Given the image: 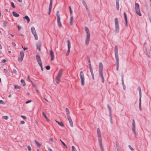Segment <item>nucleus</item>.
Masks as SVG:
<instances>
[{
  "label": "nucleus",
  "mask_w": 151,
  "mask_h": 151,
  "mask_svg": "<svg viewBox=\"0 0 151 151\" xmlns=\"http://www.w3.org/2000/svg\"><path fill=\"white\" fill-rule=\"evenodd\" d=\"M97 134L98 138L99 144L101 148V151H104V149L102 143V139L101 132L100 129L99 128H98L97 129Z\"/></svg>",
  "instance_id": "f257e3e1"
},
{
  "label": "nucleus",
  "mask_w": 151,
  "mask_h": 151,
  "mask_svg": "<svg viewBox=\"0 0 151 151\" xmlns=\"http://www.w3.org/2000/svg\"><path fill=\"white\" fill-rule=\"evenodd\" d=\"M103 64L102 63L100 62L99 63V75L102 79V83H104V78L103 76Z\"/></svg>",
  "instance_id": "f03ea898"
},
{
  "label": "nucleus",
  "mask_w": 151,
  "mask_h": 151,
  "mask_svg": "<svg viewBox=\"0 0 151 151\" xmlns=\"http://www.w3.org/2000/svg\"><path fill=\"white\" fill-rule=\"evenodd\" d=\"M85 29L86 34V36L85 39V44L86 45H88L89 43L90 38V34L89 29L87 27H85Z\"/></svg>",
  "instance_id": "7ed1b4c3"
},
{
  "label": "nucleus",
  "mask_w": 151,
  "mask_h": 151,
  "mask_svg": "<svg viewBox=\"0 0 151 151\" xmlns=\"http://www.w3.org/2000/svg\"><path fill=\"white\" fill-rule=\"evenodd\" d=\"M63 72V69L62 68L60 69L55 78V81L57 84H59L60 82V78L62 76Z\"/></svg>",
  "instance_id": "20e7f679"
},
{
  "label": "nucleus",
  "mask_w": 151,
  "mask_h": 151,
  "mask_svg": "<svg viewBox=\"0 0 151 151\" xmlns=\"http://www.w3.org/2000/svg\"><path fill=\"white\" fill-rule=\"evenodd\" d=\"M80 77L81 84L82 86H83L85 84V78L84 74L82 71L80 72Z\"/></svg>",
  "instance_id": "39448f33"
},
{
  "label": "nucleus",
  "mask_w": 151,
  "mask_h": 151,
  "mask_svg": "<svg viewBox=\"0 0 151 151\" xmlns=\"http://www.w3.org/2000/svg\"><path fill=\"white\" fill-rule=\"evenodd\" d=\"M135 8L136 13L139 16L142 15L139 9V6L138 4L136 3L135 5Z\"/></svg>",
  "instance_id": "423d86ee"
},
{
  "label": "nucleus",
  "mask_w": 151,
  "mask_h": 151,
  "mask_svg": "<svg viewBox=\"0 0 151 151\" xmlns=\"http://www.w3.org/2000/svg\"><path fill=\"white\" fill-rule=\"evenodd\" d=\"M56 15L57 17V22L58 26L59 27L62 26L61 23L60 22V18L59 14V12L58 11L56 13Z\"/></svg>",
  "instance_id": "0eeeda50"
},
{
  "label": "nucleus",
  "mask_w": 151,
  "mask_h": 151,
  "mask_svg": "<svg viewBox=\"0 0 151 151\" xmlns=\"http://www.w3.org/2000/svg\"><path fill=\"white\" fill-rule=\"evenodd\" d=\"M114 22L115 24V32H118L119 31V26L118 23V19L116 18H115L114 19Z\"/></svg>",
  "instance_id": "6e6552de"
},
{
  "label": "nucleus",
  "mask_w": 151,
  "mask_h": 151,
  "mask_svg": "<svg viewBox=\"0 0 151 151\" xmlns=\"http://www.w3.org/2000/svg\"><path fill=\"white\" fill-rule=\"evenodd\" d=\"M132 128L133 132L135 136H136L137 134L135 130V123L134 119L132 120Z\"/></svg>",
  "instance_id": "1a4fd4ad"
},
{
  "label": "nucleus",
  "mask_w": 151,
  "mask_h": 151,
  "mask_svg": "<svg viewBox=\"0 0 151 151\" xmlns=\"http://www.w3.org/2000/svg\"><path fill=\"white\" fill-rule=\"evenodd\" d=\"M67 43H68V50L67 52V53L66 54V55L67 56L68 55L70 52V48L71 47V44L69 40H67Z\"/></svg>",
  "instance_id": "9d476101"
},
{
  "label": "nucleus",
  "mask_w": 151,
  "mask_h": 151,
  "mask_svg": "<svg viewBox=\"0 0 151 151\" xmlns=\"http://www.w3.org/2000/svg\"><path fill=\"white\" fill-rule=\"evenodd\" d=\"M36 58L37 61L39 65H41L42 63L40 56L38 55H36Z\"/></svg>",
  "instance_id": "9b49d317"
},
{
  "label": "nucleus",
  "mask_w": 151,
  "mask_h": 151,
  "mask_svg": "<svg viewBox=\"0 0 151 151\" xmlns=\"http://www.w3.org/2000/svg\"><path fill=\"white\" fill-rule=\"evenodd\" d=\"M50 53L51 56V58L50 60L51 61H52L54 60V55L53 53V52L52 50H50Z\"/></svg>",
  "instance_id": "f8f14e48"
},
{
  "label": "nucleus",
  "mask_w": 151,
  "mask_h": 151,
  "mask_svg": "<svg viewBox=\"0 0 151 151\" xmlns=\"http://www.w3.org/2000/svg\"><path fill=\"white\" fill-rule=\"evenodd\" d=\"M68 120L70 123V126L71 127H73V121L71 119V118L70 116H68L67 117Z\"/></svg>",
  "instance_id": "ddd939ff"
},
{
  "label": "nucleus",
  "mask_w": 151,
  "mask_h": 151,
  "mask_svg": "<svg viewBox=\"0 0 151 151\" xmlns=\"http://www.w3.org/2000/svg\"><path fill=\"white\" fill-rule=\"evenodd\" d=\"M32 32L33 35L36 34V30L35 28L34 27H31Z\"/></svg>",
  "instance_id": "4468645a"
},
{
  "label": "nucleus",
  "mask_w": 151,
  "mask_h": 151,
  "mask_svg": "<svg viewBox=\"0 0 151 151\" xmlns=\"http://www.w3.org/2000/svg\"><path fill=\"white\" fill-rule=\"evenodd\" d=\"M73 15H72L71 16V17H70V24L71 25H72L73 24Z\"/></svg>",
  "instance_id": "2eb2a0df"
},
{
  "label": "nucleus",
  "mask_w": 151,
  "mask_h": 151,
  "mask_svg": "<svg viewBox=\"0 0 151 151\" xmlns=\"http://www.w3.org/2000/svg\"><path fill=\"white\" fill-rule=\"evenodd\" d=\"M116 7L117 10H119V0H116Z\"/></svg>",
  "instance_id": "dca6fc26"
},
{
  "label": "nucleus",
  "mask_w": 151,
  "mask_h": 151,
  "mask_svg": "<svg viewBox=\"0 0 151 151\" xmlns=\"http://www.w3.org/2000/svg\"><path fill=\"white\" fill-rule=\"evenodd\" d=\"M12 14L15 17H18L19 16V14L14 12H12Z\"/></svg>",
  "instance_id": "f3484780"
},
{
  "label": "nucleus",
  "mask_w": 151,
  "mask_h": 151,
  "mask_svg": "<svg viewBox=\"0 0 151 151\" xmlns=\"http://www.w3.org/2000/svg\"><path fill=\"white\" fill-rule=\"evenodd\" d=\"M65 111H66V115H67V117L68 116H70V112H69V111L68 109V108H66Z\"/></svg>",
  "instance_id": "a211bd4d"
},
{
  "label": "nucleus",
  "mask_w": 151,
  "mask_h": 151,
  "mask_svg": "<svg viewBox=\"0 0 151 151\" xmlns=\"http://www.w3.org/2000/svg\"><path fill=\"white\" fill-rule=\"evenodd\" d=\"M55 122L56 123H58V124L60 126H64V124L62 122H59L57 120H55Z\"/></svg>",
  "instance_id": "6ab92c4d"
},
{
  "label": "nucleus",
  "mask_w": 151,
  "mask_h": 151,
  "mask_svg": "<svg viewBox=\"0 0 151 151\" xmlns=\"http://www.w3.org/2000/svg\"><path fill=\"white\" fill-rule=\"evenodd\" d=\"M24 18L26 20H27V22L28 23H29V22L30 20L28 16L27 15L25 16V17H24Z\"/></svg>",
  "instance_id": "aec40b11"
},
{
  "label": "nucleus",
  "mask_w": 151,
  "mask_h": 151,
  "mask_svg": "<svg viewBox=\"0 0 151 151\" xmlns=\"http://www.w3.org/2000/svg\"><path fill=\"white\" fill-rule=\"evenodd\" d=\"M20 57L24 58V53L23 51H21L20 52Z\"/></svg>",
  "instance_id": "412c9836"
},
{
  "label": "nucleus",
  "mask_w": 151,
  "mask_h": 151,
  "mask_svg": "<svg viewBox=\"0 0 151 151\" xmlns=\"http://www.w3.org/2000/svg\"><path fill=\"white\" fill-rule=\"evenodd\" d=\"M42 114L44 116V117L47 120V121H49V119L47 118V116L46 115H45V113H44V112H42Z\"/></svg>",
  "instance_id": "4be33fe9"
},
{
  "label": "nucleus",
  "mask_w": 151,
  "mask_h": 151,
  "mask_svg": "<svg viewBox=\"0 0 151 151\" xmlns=\"http://www.w3.org/2000/svg\"><path fill=\"white\" fill-rule=\"evenodd\" d=\"M4 71L5 74H6L7 75L9 76L10 74L9 73L6 69H4Z\"/></svg>",
  "instance_id": "5701e85b"
},
{
  "label": "nucleus",
  "mask_w": 151,
  "mask_h": 151,
  "mask_svg": "<svg viewBox=\"0 0 151 151\" xmlns=\"http://www.w3.org/2000/svg\"><path fill=\"white\" fill-rule=\"evenodd\" d=\"M35 143L37 145V146L38 147H40L41 146V144L40 143L38 142H37L36 140H35Z\"/></svg>",
  "instance_id": "b1692460"
},
{
  "label": "nucleus",
  "mask_w": 151,
  "mask_h": 151,
  "mask_svg": "<svg viewBox=\"0 0 151 151\" xmlns=\"http://www.w3.org/2000/svg\"><path fill=\"white\" fill-rule=\"evenodd\" d=\"M21 83L22 84L23 86H24L25 85V82L24 80L23 79H22L21 80Z\"/></svg>",
  "instance_id": "393cba45"
},
{
  "label": "nucleus",
  "mask_w": 151,
  "mask_h": 151,
  "mask_svg": "<svg viewBox=\"0 0 151 151\" xmlns=\"http://www.w3.org/2000/svg\"><path fill=\"white\" fill-rule=\"evenodd\" d=\"M115 59L116 61L117 64H119V57H115Z\"/></svg>",
  "instance_id": "a878e982"
},
{
  "label": "nucleus",
  "mask_w": 151,
  "mask_h": 151,
  "mask_svg": "<svg viewBox=\"0 0 151 151\" xmlns=\"http://www.w3.org/2000/svg\"><path fill=\"white\" fill-rule=\"evenodd\" d=\"M23 58L20 57L18 58V60L19 62H21L23 60Z\"/></svg>",
  "instance_id": "bb28decb"
},
{
  "label": "nucleus",
  "mask_w": 151,
  "mask_h": 151,
  "mask_svg": "<svg viewBox=\"0 0 151 151\" xmlns=\"http://www.w3.org/2000/svg\"><path fill=\"white\" fill-rule=\"evenodd\" d=\"M124 18L125 19V21H126L127 20V16L125 12H124Z\"/></svg>",
  "instance_id": "cd10ccee"
},
{
  "label": "nucleus",
  "mask_w": 151,
  "mask_h": 151,
  "mask_svg": "<svg viewBox=\"0 0 151 151\" xmlns=\"http://www.w3.org/2000/svg\"><path fill=\"white\" fill-rule=\"evenodd\" d=\"M82 3L84 6L87 9V6L86 3L84 1H82Z\"/></svg>",
  "instance_id": "c85d7f7f"
},
{
  "label": "nucleus",
  "mask_w": 151,
  "mask_h": 151,
  "mask_svg": "<svg viewBox=\"0 0 151 151\" xmlns=\"http://www.w3.org/2000/svg\"><path fill=\"white\" fill-rule=\"evenodd\" d=\"M107 106L109 110L110 114H111V109L109 104H108L107 105Z\"/></svg>",
  "instance_id": "c756f323"
},
{
  "label": "nucleus",
  "mask_w": 151,
  "mask_h": 151,
  "mask_svg": "<svg viewBox=\"0 0 151 151\" xmlns=\"http://www.w3.org/2000/svg\"><path fill=\"white\" fill-rule=\"evenodd\" d=\"M72 151H77L76 149L74 146H72L71 147Z\"/></svg>",
  "instance_id": "7c9ffc66"
},
{
  "label": "nucleus",
  "mask_w": 151,
  "mask_h": 151,
  "mask_svg": "<svg viewBox=\"0 0 151 151\" xmlns=\"http://www.w3.org/2000/svg\"><path fill=\"white\" fill-rule=\"evenodd\" d=\"M12 72L14 73L15 74H17V71L15 69H13Z\"/></svg>",
  "instance_id": "2f4dec72"
},
{
  "label": "nucleus",
  "mask_w": 151,
  "mask_h": 151,
  "mask_svg": "<svg viewBox=\"0 0 151 151\" xmlns=\"http://www.w3.org/2000/svg\"><path fill=\"white\" fill-rule=\"evenodd\" d=\"M7 23L6 21H4L3 23V26L4 27H5L7 25Z\"/></svg>",
  "instance_id": "473e14b6"
},
{
  "label": "nucleus",
  "mask_w": 151,
  "mask_h": 151,
  "mask_svg": "<svg viewBox=\"0 0 151 151\" xmlns=\"http://www.w3.org/2000/svg\"><path fill=\"white\" fill-rule=\"evenodd\" d=\"M3 118L5 120H7L8 119V117L6 116H3Z\"/></svg>",
  "instance_id": "72a5a7b5"
},
{
  "label": "nucleus",
  "mask_w": 151,
  "mask_h": 151,
  "mask_svg": "<svg viewBox=\"0 0 151 151\" xmlns=\"http://www.w3.org/2000/svg\"><path fill=\"white\" fill-rule=\"evenodd\" d=\"M60 141L62 143L63 145L65 146L66 148H67V147L66 145L64 143V142L63 141H62L61 139H60Z\"/></svg>",
  "instance_id": "f704fd0d"
},
{
  "label": "nucleus",
  "mask_w": 151,
  "mask_h": 151,
  "mask_svg": "<svg viewBox=\"0 0 151 151\" xmlns=\"http://www.w3.org/2000/svg\"><path fill=\"white\" fill-rule=\"evenodd\" d=\"M34 35V36L35 37V40H37L38 39V37L37 36V34H34V35Z\"/></svg>",
  "instance_id": "c9c22d12"
},
{
  "label": "nucleus",
  "mask_w": 151,
  "mask_h": 151,
  "mask_svg": "<svg viewBox=\"0 0 151 151\" xmlns=\"http://www.w3.org/2000/svg\"><path fill=\"white\" fill-rule=\"evenodd\" d=\"M14 88L16 89H19L20 88V87L17 85L14 86Z\"/></svg>",
  "instance_id": "e433bc0d"
},
{
  "label": "nucleus",
  "mask_w": 151,
  "mask_h": 151,
  "mask_svg": "<svg viewBox=\"0 0 151 151\" xmlns=\"http://www.w3.org/2000/svg\"><path fill=\"white\" fill-rule=\"evenodd\" d=\"M11 6L14 8H15V6L14 5V4L12 2H11Z\"/></svg>",
  "instance_id": "4c0bfd02"
},
{
  "label": "nucleus",
  "mask_w": 151,
  "mask_h": 151,
  "mask_svg": "<svg viewBox=\"0 0 151 151\" xmlns=\"http://www.w3.org/2000/svg\"><path fill=\"white\" fill-rule=\"evenodd\" d=\"M114 51L115 52H118V47L116 45L115 46V48H114Z\"/></svg>",
  "instance_id": "58836bf2"
},
{
  "label": "nucleus",
  "mask_w": 151,
  "mask_h": 151,
  "mask_svg": "<svg viewBox=\"0 0 151 151\" xmlns=\"http://www.w3.org/2000/svg\"><path fill=\"white\" fill-rule=\"evenodd\" d=\"M0 104H1L4 105L5 104V103L3 100H0Z\"/></svg>",
  "instance_id": "ea45409f"
},
{
  "label": "nucleus",
  "mask_w": 151,
  "mask_h": 151,
  "mask_svg": "<svg viewBox=\"0 0 151 151\" xmlns=\"http://www.w3.org/2000/svg\"><path fill=\"white\" fill-rule=\"evenodd\" d=\"M52 0H50V3L49 6H52Z\"/></svg>",
  "instance_id": "a19ab883"
},
{
  "label": "nucleus",
  "mask_w": 151,
  "mask_h": 151,
  "mask_svg": "<svg viewBox=\"0 0 151 151\" xmlns=\"http://www.w3.org/2000/svg\"><path fill=\"white\" fill-rule=\"evenodd\" d=\"M47 70H49L50 69V67L49 65H47L45 67Z\"/></svg>",
  "instance_id": "79ce46f5"
},
{
  "label": "nucleus",
  "mask_w": 151,
  "mask_h": 151,
  "mask_svg": "<svg viewBox=\"0 0 151 151\" xmlns=\"http://www.w3.org/2000/svg\"><path fill=\"white\" fill-rule=\"evenodd\" d=\"M91 75L92 77V78L93 80H94V76L93 74V73H91Z\"/></svg>",
  "instance_id": "37998d69"
},
{
  "label": "nucleus",
  "mask_w": 151,
  "mask_h": 151,
  "mask_svg": "<svg viewBox=\"0 0 151 151\" xmlns=\"http://www.w3.org/2000/svg\"><path fill=\"white\" fill-rule=\"evenodd\" d=\"M115 57L118 56V52H115Z\"/></svg>",
  "instance_id": "c03bdc74"
},
{
  "label": "nucleus",
  "mask_w": 151,
  "mask_h": 151,
  "mask_svg": "<svg viewBox=\"0 0 151 151\" xmlns=\"http://www.w3.org/2000/svg\"><path fill=\"white\" fill-rule=\"evenodd\" d=\"M27 149H28V150L29 151H31V148L29 146H27Z\"/></svg>",
  "instance_id": "a18cd8bd"
},
{
  "label": "nucleus",
  "mask_w": 151,
  "mask_h": 151,
  "mask_svg": "<svg viewBox=\"0 0 151 151\" xmlns=\"http://www.w3.org/2000/svg\"><path fill=\"white\" fill-rule=\"evenodd\" d=\"M141 95H139V104L141 103Z\"/></svg>",
  "instance_id": "49530a36"
},
{
  "label": "nucleus",
  "mask_w": 151,
  "mask_h": 151,
  "mask_svg": "<svg viewBox=\"0 0 151 151\" xmlns=\"http://www.w3.org/2000/svg\"><path fill=\"white\" fill-rule=\"evenodd\" d=\"M89 69L91 73H93V69L92 68H90Z\"/></svg>",
  "instance_id": "de8ad7c7"
},
{
  "label": "nucleus",
  "mask_w": 151,
  "mask_h": 151,
  "mask_svg": "<svg viewBox=\"0 0 151 151\" xmlns=\"http://www.w3.org/2000/svg\"><path fill=\"white\" fill-rule=\"evenodd\" d=\"M139 95H141V88H140V87H139Z\"/></svg>",
  "instance_id": "09e8293b"
},
{
  "label": "nucleus",
  "mask_w": 151,
  "mask_h": 151,
  "mask_svg": "<svg viewBox=\"0 0 151 151\" xmlns=\"http://www.w3.org/2000/svg\"><path fill=\"white\" fill-rule=\"evenodd\" d=\"M139 108L140 110V111L142 110V108L141 107V103H140L139 104Z\"/></svg>",
  "instance_id": "8fccbe9b"
},
{
  "label": "nucleus",
  "mask_w": 151,
  "mask_h": 151,
  "mask_svg": "<svg viewBox=\"0 0 151 151\" xmlns=\"http://www.w3.org/2000/svg\"><path fill=\"white\" fill-rule=\"evenodd\" d=\"M119 64H117L116 70L117 71H118L119 69Z\"/></svg>",
  "instance_id": "3c124183"
},
{
  "label": "nucleus",
  "mask_w": 151,
  "mask_h": 151,
  "mask_svg": "<svg viewBox=\"0 0 151 151\" xmlns=\"http://www.w3.org/2000/svg\"><path fill=\"white\" fill-rule=\"evenodd\" d=\"M21 116L24 119H26V117L24 116L21 115Z\"/></svg>",
  "instance_id": "603ef678"
},
{
  "label": "nucleus",
  "mask_w": 151,
  "mask_h": 151,
  "mask_svg": "<svg viewBox=\"0 0 151 151\" xmlns=\"http://www.w3.org/2000/svg\"><path fill=\"white\" fill-rule=\"evenodd\" d=\"M20 123L21 124H24L25 123V122L24 121H21L20 122Z\"/></svg>",
  "instance_id": "864d4df0"
},
{
  "label": "nucleus",
  "mask_w": 151,
  "mask_h": 151,
  "mask_svg": "<svg viewBox=\"0 0 151 151\" xmlns=\"http://www.w3.org/2000/svg\"><path fill=\"white\" fill-rule=\"evenodd\" d=\"M31 102V100H28V101H26L25 102V103L27 104L28 103H29Z\"/></svg>",
  "instance_id": "5fc2aeb1"
},
{
  "label": "nucleus",
  "mask_w": 151,
  "mask_h": 151,
  "mask_svg": "<svg viewBox=\"0 0 151 151\" xmlns=\"http://www.w3.org/2000/svg\"><path fill=\"white\" fill-rule=\"evenodd\" d=\"M12 45L13 46H14V47H15L16 46V45L14 43V42H12Z\"/></svg>",
  "instance_id": "6e6d98bb"
},
{
  "label": "nucleus",
  "mask_w": 151,
  "mask_h": 151,
  "mask_svg": "<svg viewBox=\"0 0 151 151\" xmlns=\"http://www.w3.org/2000/svg\"><path fill=\"white\" fill-rule=\"evenodd\" d=\"M52 6H49V11H51V9H52Z\"/></svg>",
  "instance_id": "4d7b16f0"
},
{
  "label": "nucleus",
  "mask_w": 151,
  "mask_h": 151,
  "mask_svg": "<svg viewBox=\"0 0 151 151\" xmlns=\"http://www.w3.org/2000/svg\"><path fill=\"white\" fill-rule=\"evenodd\" d=\"M1 62L3 63H5L6 62V60L5 59H3L1 60Z\"/></svg>",
  "instance_id": "13d9d810"
},
{
  "label": "nucleus",
  "mask_w": 151,
  "mask_h": 151,
  "mask_svg": "<svg viewBox=\"0 0 151 151\" xmlns=\"http://www.w3.org/2000/svg\"><path fill=\"white\" fill-rule=\"evenodd\" d=\"M21 27H20L19 25H18V29L19 30H20L21 29Z\"/></svg>",
  "instance_id": "bf43d9fd"
},
{
  "label": "nucleus",
  "mask_w": 151,
  "mask_h": 151,
  "mask_svg": "<svg viewBox=\"0 0 151 151\" xmlns=\"http://www.w3.org/2000/svg\"><path fill=\"white\" fill-rule=\"evenodd\" d=\"M40 65V66L41 67V69L42 70V71H43V68H42V63H41V65Z\"/></svg>",
  "instance_id": "052dcab7"
},
{
  "label": "nucleus",
  "mask_w": 151,
  "mask_h": 151,
  "mask_svg": "<svg viewBox=\"0 0 151 151\" xmlns=\"http://www.w3.org/2000/svg\"><path fill=\"white\" fill-rule=\"evenodd\" d=\"M70 16H71L72 15V10H71V11H70Z\"/></svg>",
  "instance_id": "680f3d73"
},
{
  "label": "nucleus",
  "mask_w": 151,
  "mask_h": 151,
  "mask_svg": "<svg viewBox=\"0 0 151 151\" xmlns=\"http://www.w3.org/2000/svg\"><path fill=\"white\" fill-rule=\"evenodd\" d=\"M126 22V25L127 27L128 26V24H127V20L126 21H125Z\"/></svg>",
  "instance_id": "e2e57ef3"
},
{
  "label": "nucleus",
  "mask_w": 151,
  "mask_h": 151,
  "mask_svg": "<svg viewBox=\"0 0 151 151\" xmlns=\"http://www.w3.org/2000/svg\"><path fill=\"white\" fill-rule=\"evenodd\" d=\"M50 140L52 142H53V139L52 138H50Z\"/></svg>",
  "instance_id": "0e129e2a"
},
{
  "label": "nucleus",
  "mask_w": 151,
  "mask_h": 151,
  "mask_svg": "<svg viewBox=\"0 0 151 151\" xmlns=\"http://www.w3.org/2000/svg\"><path fill=\"white\" fill-rule=\"evenodd\" d=\"M69 11L72 10L70 6H69Z\"/></svg>",
  "instance_id": "69168bd1"
},
{
  "label": "nucleus",
  "mask_w": 151,
  "mask_h": 151,
  "mask_svg": "<svg viewBox=\"0 0 151 151\" xmlns=\"http://www.w3.org/2000/svg\"><path fill=\"white\" fill-rule=\"evenodd\" d=\"M48 150H49V151H53L50 148H48Z\"/></svg>",
  "instance_id": "338daca9"
},
{
  "label": "nucleus",
  "mask_w": 151,
  "mask_h": 151,
  "mask_svg": "<svg viewBox=\"0 0 151 151\" xmlns=\"http://www.w3.org/2000/svg\"><path fill=\"white\" fill-rule=\"evenodd\" d=\"M27 49H28L27 48H26V47H24L23 48V49L24 50H27Z\"/></svg>",
  "instance_id": "774afa93"
}]
</instances>
